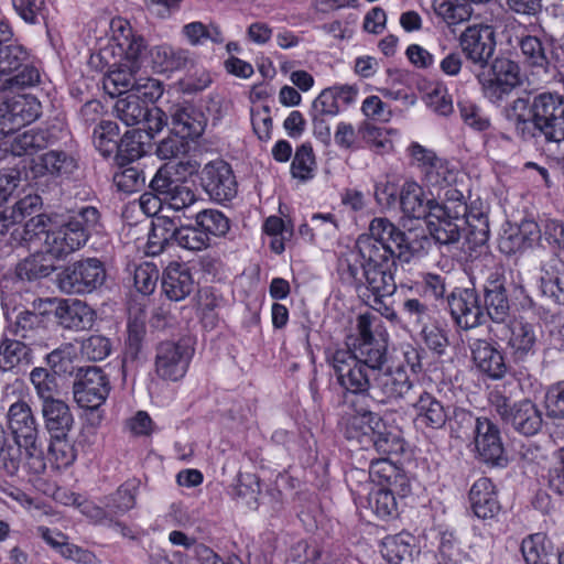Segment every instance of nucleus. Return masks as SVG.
Here are the masks:
<instances>
[{"label": "nucleus", "mask_w": 564, "mask_h": 564, "mask_svg": "<svg viewBox=\"0 0 564 564\" xmlns=\"http://www.w3.org/2000/svg\"><path fill=\"white\" fill-rule=\"evenodd\" d=\"M458 43L469 62L485 67L495 53V32L490 25L473 24L460 33Z\"/></svg>", "instance_id": "dca6fc26"}, {"label": "nucleus", "mask_w": 564, "mask_h": 564, "mask_svg": "<svg viewBox=\"0 0 564 564\" xmlns=\"http://www.w3.org/2000/svg\"><path fill=\"white\" fill-rule=\"evenodd\" d=\"M210 238L195 224L192 214L178 215V247L191 251H200L208 247Z\"/></svg>", "instance_id": "58836bf2"}, {"label": "nucleus", "mask_w": 564, "mask_h": 564, "mask_svg": "<svg viewBox=\"0 0 564 564\" xmlns=\"http://www.w3.org/2000/svg\"><path fill=\"white\" fill-rule=\"evenodd\" d=\"M7 425L12 438L0 424V469L10 476L17 475L22 466L34 474L43 473L46 468L44 445L31 406L25 401L11 404Z\"/></svg>", "instance_id": "f257e3e1"}, {"label": "nucleus", "mask_w": 564, "mask_h": 564, "mask_svg": "<svg viewBox=\"0 0 564 564\" xmlns=\"http://www.w3.org/2000/svg\"><path fill=\"white\" fill-rule=\"evenodd\" d=\"M106 280V269L96 258L68 264L59 274L58 285L69 294H86L100 288Z\"/></svg>", "instance_id": "f8f14e48"}, {"label": "nucleus", "mask_w": 564, "mask_h": 564, "mask_svg": "<svg viewBox=\"0 0 564 564\" xmlns=\"http://www.w3.org/2000/svg\"><path fill=\"white\" fill-rule=\"evenodd\" d=\"M110 391L109 380L95 366L79 368L73 384L74 399L79 406L95 410L105 403Z\"/></svg>", "instance_id": "2eb2a0df"}, {"label": "nucleus", "mask_w": 564, "mask_h": 564, "mask_svg": "<svg viewBox=\"0 0 564 564\" xmlns=\"http://www.w3.org/2000/svg\"><path fill=\"white\" fill-rule=\"evenodd\" d=\"M427 229L432 238L440 245H452L459 240L462 228L464 225L477 228L482 236L481 240L486 239L487 234V218L482 214H475L469 212L467 218L460 217L454 219L445 214L435 213V216H430L426 219Z\"/></svg>", "instance_id": "4468645a"}, {"label": "nucleus", "mask_w": 564, "mask_h": 564, "mask_svg": "<svg viewBox=\"0 0 564 564\" xmlns=\"http://www.w3.org/2000/svg\"><path fill=\"white\" fill-rule=\"evenodd\" d=\"M373 482L368 498L371 510L381 519L398 516L397 496L404 497L410 492L408 477L395 464L387 458L373 460L369 470Z\"/></svg>", "instance_id": "20e7f679"}, {"label": "nucleus", "mask_w": 564, "mask_h": 564, "mask_svg": "<svg viewBox=\"0 0 564 564\" xmlns=\"http://www.w3.org/2000/svg\"><path fill=\"white\" fill-rule=\"evenodd\" d=\"M347 349L375 375L381 371L387 362V345L380 339L352 341L351 347Z\"/></svg>", "instance_id": "473e14b6"}, {"label": "nucleus", "mask_w": 564, "mask_h": 564, "mask_svg": "<svg viewBox=\"0 0 564 564\" xmlns=\"http://www.w3.org/2000/svg\"><path fill=\"white\" fill-rule=\"evenodd\" d=\"M152 192L166 200V204L175 205L176 199V162L164 163L150 183Z\"/></svg>", "instance_id": "a18cd8bd"}, {"label": "nucleus", "mask_w": 564, "mask_h": 564, "mask_svg": "<svg viewBox=\"0 0 564 564\" xmlns=\"http://www.w3.org/2000/svg\"><path fill=\"white\" fill-rule=\"evenodd\" d=\"M119 135L118 124L113 121H101L94 130V142L96 148L104 154L109 155L117 150Z\"/></svg>", "instance_id": "680f3d73"}, {"label": "nucleus", "mask_w": 564, "mask_h": 564, "mask_svg": "<svg viewBox=\"0 0 564 564\" xmlns=\"http://www.w3.org/2000/svg\"><path fill=\"white\" fill-rule=\"evenodd\" d=\"M65 503L76 506L80 513L87 519L98 524H109L113 522L110 511L105 507H100L93 501L82 500L76 494H70Z\"/></svg>", "instance_id": "e2e57ef3"}, {"label": "nucleus", "mask_w": 564, "mask_h": 564, "mask_svg": "<svg viewBox=\"0 0 564 564\" xmlns=\"http://www.w3.org/2000/svg\"><path fill=\"white\" fill-rule=\"evenodd\" d=\"M359 133L371 150L376 153L383 154L392 151L393 143L390 135L395 134L397 131L383 129L365 121L359 126Z\"/></svg>", "instance_id": "de8ad7c7"}, {"label": "nucleus", "mask_w": 564, "mask_h": 564, "mask_svg": "<svg viewBox=\"0 0 564 564\" xmlns=\"http://www.w3.org/2000/svg\"><path fill=\"white\" fill-rule=\"evenodd\" d=\"M540 288L545 296L564 305V262L561 259L551 258L542 264Z\"/></svg>", "instance_id": "2f4dec72"}, {"label": "nucleus", "mask_w": 564, "mask_h": 564, "mask_svg": "<svg viewBox=\"0 0 564 564\" xmlns=\"http://www.w3.org/2000/svg\"><path fill=\"white\" fill-rule=\"evenodd\" d=\"M47 456L56 468H66L76 459L75 449L68 442L67 436L51 437Z\"/></svg>", "instance_id": "0e129e2a"}, {"label": "nucleus", "mask_w": 564, "mask_h": 564, "mask_svg": "<svg viewBox=\"0 0 564 564\" xmlns=\"http://www.w3.org/2000/svg\"><path fill=\"white\" fill-rule=\"evenodd\" d=\"M42 166L55 176L72 174L76 167V160L64 151H48L41 156Z\"/></svg>", "instance_id": "bf43d9fd"}, {"label": "nucleus", "mask_w": 564, "mask_h": 564, "mask_svg": "<svg viewBox=\"0 0 564 564\" xmlns=\"http://www.w3.org/2000/svg\"><path fill=\"white\" fill-rule=\"evenodd\" d=\"M508 329L507 347L514 361H524L535 354L539 337L534 324L516 317L509 322Z\"/></svg>", "instance_id": "b1692460"}, {"label": "nucleus", "mask_w": 564, "mask_h": 564, "mask_svg": "<svg viewBox=\"0 0 564 564\" xmlns=\"http://www.w3.org/2000/svg\"><path fill=\"white\" fill-rule=\"evenodd\" d=\"M200 164L187 158L178 159V215L185 212L193 214L198 209L197 205L203 203V199L197 194V187L193 177L197 176Z\"/></svg>", "instance_id": "bb28decb"}, {"label": "nucleus", "mask_w": 564, "mask_h": 564, "mask_svg": "<svg viewBox=\"0 0 564 564\" xmlns=\"http://www.w3.org/2000/svg\"><path fill=\"white\" fill-rule=\"evenodd\" d=\"M414 422L417 426L440 430L448 420V412L441 401L429 392H422L413 403Z\"/></svg>", "instance_id": "cd10ccee"}, {"label": "nucleus", "mask_w": 564, "mask_h": 564, "mask_svg": "<svg viewBox=\"0 0 564 564\" xmlns=\"http://www.w3.org/2000/svg\"><path fill=\"white\" fill-rule=\"evenodd\" d=\"M410 252L403 231L383 217L373 218L369 234L360 235L355 245L344 254L340 268L346 273L364 271H391L393 258Z\"/></svg>", "instance_id": "f03ea898"}, {"label": "nucleus", "mask_w": 564, "mask_h": 564, "mask_svg": "<svg viewBox=\"0 0 564 564\" xmlns=\"http://www.w3.org/2000/svg\"><path fill=\"white\" fill-rule=\"evenodd\" d=\"M31 349L22 341L3 339L0 345V368L11 370L22 361L30 362Z\"/></svg>", "instance_id": "6e6d98bb"}, {"label": "nucleus", "mask_w": 564, "mask_h": 564, "mask_svg": "<svg viewBox=\"0 0 564 564\" xmlns=\"http://www.w3.org/2000/svg\"><path fill=\"white\" fill-rule=\"evenodd\" d=\"M41 205V197L28 194L19 199L11 208L0 212V235H4L11 226L18 225L26 216L35 213Z\"/></svg>", "instance_id": "a19ab883"}, {"label": "nucleus", "mask_w": 564, "mask_h": 564, "mask_svg": "<svg viewBox=\"0 0 564 564\" xmlns=\"http://www.w3.org/2000/svg\"><path fill=\"white\" fill-rule=\"evenodd\" d=\"M404 446L405 444L400 433L388 430L383 421L382 427L377 429L370 443V448H373L381 455L401 454L404 451Z\"/></svg>", "instance_id": "864d4df0"}, {"label": "nucleus", "mask_w": 564, "mask_h": 564, "mask_svg": "<svg viewBox=\"0 0 564 564\" xmlns=\"http://www.w3.org/2000/svg\"><path fill=\"white\" fill-rule=\"evenodd\" d=\"M485 305L489 317L494 322L501 323L506 319L510 307L506 289L501 283L494 281L486 288Z\"/></svg>", "instance_id": "49530a36"}, {"label": "nucleus", "mask_w": 564, "mask_h": 564, "mask_svg": "<svg viewBox=\"0 0 564 564\" xmlns=\"http://www.w3.org/2000/svg\"><path fill=\"white\" fill-rule=\"evenodd\" d=\"M207 118L204 112L194 106L178 109V138L195 141L205 131Z\"/></svg>", "instance_id": "79ce46f5"}, {"label": "nucleus", "mask_w": 564, "mask_h": 564, "mask_svg": "<svg viewBox=\"0 0 564 564\" xmlns=\"http://www.w3.org/2000/svg\"><path fill=\"white\" fill-rule=\"evenodd\" d=\"M532 119L517 116L514 127L522 138L534 137L538 130L545 140H564V97L557 93H541L531 102Z\"/></svg>", "instance_id": "39448f33"}, {"label": "nucleus", "mask_w": 564, "mask_h": 564, "mask_svg": "<svg viewBox=\"0 0 564 564\" xmlns=\"http://www.w3.org/2000/svg\"><path fill=\"white\" fill-rule=\"evenodd\" d=\"M54 259L58 258L46 253L43 247L41 252L32 254L17 265V275L29 281L48 276L56 269Z\"/></svg>", "instance_id": "ea45409f"}, {"label": "nucleus", "mask_w": 564, "mask_h": 564, "mask_svg": "<svg viewBox=\"0 0 564 564\" xmlns=\"http://www.w3.org/2000/svg\"><path fill=\"white\" fill-rule=\"evenodd\" d=\"M448 307L455 323L463 329L474 328L484 317L479 299L473 289H456L448 296Z\"/></svg>", "instance_id": "4be33fe9"}, {"label": "nucleus", "mask_w": 564, "mask_h": 564, "mask_svg": "<svg viewBox=\"0 0 564 564\" xmlns=\"http://www.w3.org/2000/svg\"><path fill=\"white\" fill-rule=\"evenodd\" d=\"M469 501L475 516L479 519H492L500 510L496 487L487 477H481L473 484Z\"/></svg>", "instance_id": "c85d7f7f"}, {"label": "nucleus", "mask_w": 564, "mask_h": 564, "mask_svg": "<svg viewBox=\"0 0 564 564\" xmlns=\"http://www.w3.org/2000/svg\"><path fill=\"white\" fill-rule=\"evenodd\" d=\"M40 79V70L24 46L18 43L0 45V91L33 87Z\"/></svg>", "instance_id": "423d86ee"}, {"label": "nucleus", "mask_w": 564, "mask_h": 564, "mask_svg": "<svg viewBox=\"0 0 564 564\" xmlns=\"http://www.w3.org/2000/svg\"><path fill=\"white\" fill-rule=\"evenodd\" d=\"M140 207L148 216H156L148 241V253L155 256L173 248L176 242L175 205L166 204L155 192L140 197Z\"/></svg>", "instance_id": "0eeeda50"}, {"label": "nucleus", "mask_w": 564, "mask_h": 564, "mask_svg": "<svg viewBox=\"0 0 564 564\" xmlns=\"http://www.w3.org/2000/svg\"><path fill=\"white\" fill-rule=\"evenodd\" d=\"M48 134L44 130H28L14 138L11 143L13 155H31L47 147Z\"/></svg>", "instance_id": "3c124183"}, {"label": "nucleus", "mask_w": 564, "mask_h": 564, "mask_svg": "<svg viewBox=\"0 0 564 564\" xmlns=\"http://www.w3.org/2000/svg\"><path fill=\"white\" fill-rule=\"evenodd\" d=\"M408 151L427 185L441 188L455 182V169L451 167L446 160L437 158L433 151L416 142L411 143Z\"/></svg>", "instance_id": "f3484780"}, {"label": "nucleus", "mask_w": 564, "mask_h": 564, "mask_svg": "<svg viewBox=\"0 0 564 564\" xmlns=\"http://www.w3.org/2000/svg\"><path fill=\"white\" fill-rule=\"evenodd\" d=\"M261 492L260 480L256 474H240L232 489L235 498L251 509L258 507V497Z\"/></svg>", "instance_id": "5fc2aeb1"}, {"label": "nucleus", "mask_w": 564, "mask_h": 564, "mask_svg": "<svg viewBox=\"0 0 564 564\" xmlns=\"http://www.w3.org/2000/svg\"><path fill=\"white\" fill-rule=\"evenodd\" d=\"M56 315L64 328L75 330L88 329L95 321L94 310L79 300L64 301L56 308Z\"/></svg>", "instance_id": "7c9ffc66"}, {"label": "nucleus", "mask_w": 564, "mask_h": 564, "mask_svg": "<svg viewBox=\"0 0 564 564\" xmlns=\"http://www.w3.org/2000/svg\"><path fill=\"white\" fill-rule=\"evenodd\" d=\"M315 170L316 161L313 148L307 143L300 145L291 164L292 176L305 182L314 177Z\"/></svg>", "instance_id": "13d9d810"}, {"label": "nucleus", "mask_w": 564, "mask_h": 564, "mask_svg": "<svg viewBox=\"0 0 564 564\" xmlns=\"http://www.w3.org/2000/svg\"><path fill=\"white\" fill-rule=\"evenodd\" d=\"M156 373L164 380L176 379V344L173 341L161 343L158 347L155 360Z\"/></svg>", "instance_id": "052dcab7"}, {"label": "nucleus", "mask_w": 564, "mask_h": 564, "mask_svg": "<svg viewBox=\"0 0 564 564\" xmlns=\"http://www.w3.org/2000/svg\"><path fill=\"white\" fill-rule=\"evenodd\" d=\"M435 198L438 202V207L443 208L445 214L454 219L467 218L469 215L463 193L452 185L441 187Z\"/></svg>", "instance_id": "603ef678"}, {"label": "nucleus", "mask_w": 564, "mask_h": 564, "mask_svg": "<svg viewBox=\"0 0 564 564\" xmlns=\"http://www.w3.org/2000/svg\"><path fill=\"white\" fill-rule=\"evenodd\" d=\"M292 556L297 564H327L328 556L317 543L300 541L292 550Z\"/></svg>", "instance_id": "338daca9"}, {"label": "nucleus", "mask_w": 564, "mask_h": 564, "mask_svg": "<svg viewBox=\"0 0 564 564\" xmlns=\"http://www.w3.org/2000/svg\"><path fill=\"white\" fill-rule=\"evenodd\" d=\"M186 67L187 70L178 82V90L184 94H196L203 91L212 84L209 73L194 59L189 58L185 52H178V69Z\"/></svg>", "instance_id": "c9c22d12"}, {"label": "nucleus", "mask_w": 564, "mask_h": 564, "mask_svg": "<svg viewBox=\"0 0 564 564\" xmlns=\"http://www.w3.org/2000/svg\"><path fill=\"white\" fill-rule=\"evenodd\" d=\"M427 107L440 116H448L453 112V100L445 84L434 82L427 85L424 95Z\"/></svg>", "instance_id": "4d7b16f0"}, {"label": "nucleus", "mask_w": 564, "mask_h": 564, "mask_svg": "<svg viewBox=\"0 0 564 564\" xmlns=\"http://www.w3.org/2000/svg\"><path fill=\"white\" fill-rule=\"evenodd\" d=\"M413 387L403 365L389 366L373 377L370 398L380 403L403 398Z\"/></svg>", "instance_id": "a211bd4d"}, {"label": "nucleus", "mask_w": 564, "mask_h": 564, "mask_svg": "<svg viewBox=\"0 0 564 564\" xmlns=\"http://www.w3.org/2000/svg\"><path fill=\"white\" fill-rule=\"evenodd\" d=\"M538 28L532 25V33L522 34L518 39V46L523 62L531 67L545 69L549 65L546 46L538 34Z\"/></svg>", "instance_id": "4c0bfd02"}, {"label": "nucleus", "mask_w": 564, "mask_h": 564, "mask_svg": "<svg viewBox=\"0 0 564 564\" xmlns=\"http://www.w3.org/2000/svg\"><path fill=\"white\" fill-rule=\"evenodd\" d=\"M474 434L475 446L482 462L490 465L506 462L500 432L489 419H477Z\"/></svg>", "instance_id": "393cba45"}, {"label": "nucleus", "mask_w": 564, "mask_h": 564, "mask_svg": "<svg viewBox=\"0 0 564 564\" xmlns=\"http://www.w3.org/2000/svg\"><path fill=\"white\" fill-rule=\"evenodd\" d=\"M119 167L120 170L113 175V183L119 191L133 193L144 185L145 176L138 165H123Z\"/></svg>", "instance_id": "69168bd1"}, {"label": "nucleus", "mask_w": 564, "mask_h": 564, "mask_svg": "<svg viewBox=\"0 0 564 564\" xmlns=\"http://www.w3.org/2000/svg\"><path fill=\"white\" fill-rule=\"evenodd\" d=\"M547 487L552 494L564 500V447L553 455V462L547 470Z\"/></svg>", "instance_id": "774afa93"}, {"label": "nucleus", "mask_w": 564, "mask_h": 564, "mask_svg": "<svg viewBox=\"0 0 564 564\" xmlns=\"http://www.w3.org/2000/svg\"><path fill=\"white\" fill-rule=\"evenodd\" d=\"M435 14L448 25L468 21L473 15V7L466 0H434Z\"/></svg>", "instance_id": "c03bdc74"}, {"label": "nucleus", "mask_w": 564, "mask_h": 564, "mask_svg": "<svg viewBox=\"0 0 564 564\" xmlns=\"http://www.w3.org/2000/svg\"><path fill=\"white\" fill-rule=\"evenodd\" d=\"M326 360L337 383L346 392L370 397L375 373L356 360L349 349H329L326 352Z\"/></svg>", "instance_id": "1a4fd4ad"}, {"label": "nucleus", "mask_w": 564, "mask_h": 564, "mask_svg": "<svg viewBox=\"0 0 564 564\" xmlns=\"http://www.w3.org/2000/svg\"><path fill=\"white\" fill-rule=\"evenodd\" d=\"M192 215L195 218V224L205 231L207 237L224 236L229 230L228 219L217 209L199 207Z\"/></svg>", "instance_id": "09e8293b"}, {"label": "nucleus", "mask_w": 564, "mask_h": 564, "mask_svg": "<svg viewBox=\"0 0 564 564\" xmlns=\"http://www.w3.org/2000/svg\"><path fill=\"white\" fill-rule=\"evenodd\" d=\"M476 368L492 380L502 379L508 370L506 357L499 345L487 339H474L469 344Z\"/></svg>", "instance_id": "412c9836"}, {"label": "nucleus", "mask_w": 564, "mask_h": 564, "mask_svg": "<svg viewBox=\"0 0 564 564\" xmlns=\"http://www.w3.org/2000/svg\"><path fill=\"white\" fill-rule=\"evenodd\" d=\"M113 113L127 127L141 124L149 116V106L138 94L120 95L113 106Z\"/></svg>", "instance_id": "e433bc0d"}, {"label": "nucleus", "mask_w": 564, "mask_h": 564, "mask_svg": "<svg viewBox=\"0 0 564 564\" xmlns=\"http://www.w3.org/2000/svg\"><path fill=\"white\" fill-rule=\"evenodd\" d=\"M42 413L51 437L68 436L74 417L68 405L57 399L43 401Z\"/></svg>", "instance_id": "c756f323"}, {"label": "nucleus", "mask_w": 564, "mask_h": 564, "mask_svg": "<svg viewBox=\"0 0 564 564\" xmlns=\"http://www.w3.org/2000/svg\"><path fill=\"white\" fill-rule=\"evenodd\" d=\"M139 481L135 479L123 482L116 492L106 498V508L112 518L123 516L135 506Z\"/></svg>", "instance_id": "37998d69"}, {"label": "nucleus", "mask_w": 564, "mask_h": 564, "mask_svg": "<svg viewBox=\"0 0 564 564\" xmlns=\"http://www.w3.org/2000/svg\"><path fill=\"white\" fill-rule=\"evenodd\" d=\"M478 80L484 96L499 105L522 84V76L518 63L507 57H497L487 74L478 75Z\"/></svg>", "instance_id": "9d476101"}, {"label": "nucleus", "mask_w": 564, "mask_h": 564, "mask_svg": "<svg viewBox=\"0 0 564 564\" xmlns=\"http://www.w3.org/2000/svg\"><path fill=\"white\" fill-rule=\"evenodd\" d=\"M400 205L402 213L414 219H427L442 213L434 196L427 197L424 188L415 181H406L400 191Z\"/></svg>", "instance_id": "5701e85b"}, {"label": "nucleus", "mask_w": 564, "mask_h": 564, "mask_svg": "<svg viewBox=\"0 0 564 564\" xmlns=\"http://www.w3.org/2000/svg\"><path fill=\"white\" fill-rule=\"evenodd\" d=\"M40 109L33 97L0 91V139L33 122L40 116Z\"/></svg>", "instance_id": "ddd939ff"}, {"label": "nucleus", "mask_w": 564, "mask_h": 564, "mask_svg": "<svg viewBox=\"0 0 564 564\" xmlns=\"http://www.w3.org/2000/svg\"><path fill=\"white\" fill-rule=\"evenodd\" d=\"M98 225L99 212L93 206L80 208L56 229H47L45 216L36 215L22 227L15 225L10 243L18 246L44 239L46 253L64 258L82 248Z\"/></svg>", "instance_id": "7ed1b4c3"}, {"label": "nucleus", "mask_w": 564, "mask_h": 564, "mask_svg": "<svg viewBox=\"0 0 564 564\" xmlns=\"http://www.w3.org/2000/svg\"><path fill=\"white\" fill-rule=\"evenodd\" d=\"M202 185L217 202L230 200L237 194V182L231 167L221 160L205 165L202 172Z\"/></svg>", "instance_id": "aec40b11"}, {"label": "nucleus", "mask_w": 564, "mask_h": 564, "mask_svg": "<svg viewBox=\"0 0 564 564\" xmlns=\"http://www.w3.org/2000/svg\"><path fill=\"white\" fill-rule=\"evenodd\" d=\"M357 288H365L362 296L368 305L378 311L391 322L398 321L395 311L390 307L384 299L390 297L397 290L391 271H364L362 273H348Z\"/></svg>", "instance_id": "9b49d317"}, {"label": "nucleus", "mask_w": 564, "mask_h": 564, "mask_svg": "<svg viewBox=\"0 0 564 564\" xmlns=\"http://www.w3.org/2000/svg\"><path fill=\"white\" fill-rule=\"evenodd\" d=\"M414 538L409 533L386 536L381 543V554L387 564H411L415 552Z\"/></svg>", "instance_id": "72a5a7b5"}, {"label": "nucleus", "mask_w": 564, "mask_h": 564, "mask_svg": "<svg viewBox=\"0 0 564 564\" xmlns=\"http://www.w3.org/2000/svg\"><path fill=\"white\" fill-rule=\"evenodd\" d=\"M379 414L367 410H355L343 419V431L348 440L357 441L361 448L370 449L371 437L377 429L382 427Z\"/></svg>", "instance_id": "a878e982"}, {"label": "nucleus", "mask_w": 564, "mask_h": 564, "mask_svg": "<svg viewBox=\"0 0 564 564\" xmlns=\"http://www.w3.org/2000/svg\"><path fill=\"white\" fill-rule=\"evenodd\" d=\"M488 401L491 410L500 416L503 423L511 425L520 434L531 436L542 427V412L530 400L511 404L510 399L501 391L492 390Z\"/></svg>", "instance_id": "6e6552de"}, {"label": "nucleus", "mask_w": 564, "mask_h": 564, "mask_svg": "<svg viewBox=\"0 0 564 564\" xmlns=\"http://www.w3.org/2000/svg\"><path fill=\"white\" fill-rule=\"evenodd\" d=\"M111 28L112 41L120 55L119 59L141 68L148 55L144 39L134 33L127 20H112Z\"/></svg>", "instance_id": "6ab92c4d"}, {"label": "nucleus", "mask_w": 564, "mask_h": 564, "mask_svg": "<svg viewBox=\"0 0 564 564\" xmlns=\"http://www.w3.org/2000/svg\"><path fill=\"white\" fill-rule=\"evenodd\" d=\"M140 69L133 64L116 61L104 82L105 89L111 95L118 94L119 96L131 93Z\"/></svg>", "instance_id": "f704fd0d"}, {"label": "nucleus", "mask_w": 564, "mask_h": 564, "mask_svg": "<svg viewBox=\"0 0 564 564\" xmlns=\"http://www.w3.org/2000/svg\"><path fill=\"white\" fill-rule=\"evenodd\" d=\"M521 552L527 564H549L551 545L544 534L535 533L522 541Z\"/></svg>", "instance_id": "8fccbe9b"}]
</instances>
